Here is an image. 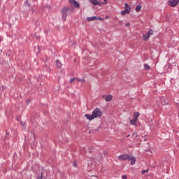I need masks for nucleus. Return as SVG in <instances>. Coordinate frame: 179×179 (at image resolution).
<instances>
[{
    "label": "nucleus",
    "instance_id": "bb28decb",
    "mask_svg": "<svg viewBox=\"0 0 179 179\" xmlns=\"http://www.w3.org/2000/svg\"><path fill=\"white\" fill-rule=\"evenodd\" d=\"M122 23H124V22L122 20L119 21V24H122Z\"/></svg>",
    "mask_w": 179,
    "mask_h": 179
},
{
    "label": "nucleus",
    "instance_id": "4be33fe9",
    "mask_svg": "<svg viewBox=\"0 0 179 179\" xmlns=\"http://www.w3.org/2000/svg\"><path fill=\"white\" fill-rule=\"evenodd\" d=\"M73 167H77L78 163L76 161H74L73 163Z\"/></svg>",
    "mask_w": 179,
    "mask_h": 179
},
{
    "label": "nucleus",
    "instance_id": "0eeeda50",
    "mask_svg": "<svg viewBox=\"0 0 179 179\" xmlns=\"http://www.w3.org/2000/svg\"><path fill=\"white\" fill-rule=\"evenodd\" d=\"M69 3H71V5H73V8H76L77 9H79V8H80L79 3H78L75 0H69Z\"/></svg>",
    "mask_w": 179,
    "mask_h": 179
},
{
    "label": "nucleus",
    "instance_id": "39448f33",
    "mask_svg": "<svg viewBox=\"0 0 179 179\" xmlns=\"http://www.w3.org/2000/svg\"><path fill=\"white\" fill-rule=\"evenodd\" d=\"M126 160H128L129 162H131V166H134V164H135V163L136 162V158H135V157L132 155H127Z\"/></svg>",
    "mask_w": 179,
    "mask_h": 179
},
{
    "label": "nucleus",
    "instance_id": "1a4fd4ad",
    "mask_svg": "<svg viewBox=\"0 0 179 179\" xmlns=\"http://www.w3.org/2000/svg\"><path fill=\"white\" fill-rule=\"evenodd\" d=\"M93 20H104V19H103V18H101V17H99V16L91 17L90 21L92 22Z\"/></svg>",
    "mask_w": 179,
    "mask_h": 179
},
{
    "label": "nucleus",
    "instance_id": "f8f14e48",
    "mask_svg": "<svg viewBox=\"0 0 179 179\" xmlns=\"http://www.w3.org/2000/svg\"><path fill=\"white\" fill-rule=\"evenodd\" d=\"M128 155H122L118 157L119 160L121 161H124V160H127V157Z\"/></svg>",
    "mask_w": 179,
    "mask_h": 179
},
{
    "label": "nucleus",
    "instance_id": "dca6fc26",
    "mask_svg": "<svg viewBox=\"0 0 179 179\" xmlns=\"http://www.w3.org/2000/svg\"><path fill=\"white\" fill-rule=\"evenodd\" d=\"M120 13H121L122 16H125V15H128V13H129L124 10L121 11Z\"/></svg>",
    "mask_w": 179,
    "mask_h": 179
},
{
    "label": "nucleus",
    "instance_id": "5701e85b",
    "mask_svg": "<svg viewBox=\"0 0 179 179\" xmlns=\"http://www.w3.org/2000/svg\"><path fill=\"white\" fill-rule=\"evenodd\" d=\"M85 117H86L87 120H90V115L86 114Z\"/></svg>",
    "mask_w": 179,
    "mask_h": 179
},
{
    "label": "nucleus",
    "instance_id": "2f4dec72",
    "mask_svg": "<svg viewBox=\"0 0 179 179\" xmlns=\"http://www.w3.org/2000/svg\"><path fill=\"white\" fill-rule=\"evenodd\" d=\"M86 127H87L88 128H90V127H89V124H87Z\"/></svg>",
    "mask_w": 179,
    "mask_h": 179
},
{
    "label": "nucleus",
    "instance_id": "6ab92c4d",
    "mask_svg": "<svg viewBox=\"0 0 179 179\" xmlns=\"http://www.w3.org/2000/svg\"><path fill=\"white\" fill-rule=\"evenodd\" d=\"M148 171H149V169H146V170H143L141 172V174L145 175L146 174V173H148Z\"/></svg>",
    "mask_w": 179,
    "mask_h": 179
},
{
    "label": "nucleus",
    "instance_id": "f3484780",
    "mask_svg": "<svg viewBox=\"0 0 179 179\" xmlns=\"http://www.w3.org/2000/svg\"><path fill=\"white\" fill-rule=\"evenodd\" d=\"M24 6H28V8H30L31 4H30V3H29V0H26L24 1Z\"/></svg>",
    "mask_w": 179,
    "mask_h": 179
},
{
    "label": "nucleus",
    "instance_id": "6e6552de",
    "mask_svg": "<svg viewBox=\"0 0 179 179\" xmlns=\"http://www.w3.org/2000/svg\"><path fill=\"white\" fill-rule=\"evenodd\" d=\"M102 99H104L107 103L113 100V95L111 94H105L102 96Z\"/></svg>",
    "mask_w": 179,
    "mask_h": 179
},
{
    "label": "nucleus",
    "instance_id": "20e7f679",
    "mask_svg": "<svg viewBox=\"0 0 179 179\" xmlns=\"http://www.w3.org/2000/svg\"><path fill=\"white\" fill-rule=\"evenodd\" d=\"M91 3L93 5H99V6H103V5H107V0H104V2L99 1L97 0H90Z\"/></svg>",
    "mask_w": 179,
    "mask_h": 179
},
{
    "label": "nucleus",
    "instance_id": "f03ea898",
    "mask_svg": "<svg viewBox=\"0 0 179 179\" xmlns=\"http://www.w3.org/2000/svg\"><path fill=\"white\" fill-rule=\"evenodd\" d=\"M71 10V8L67 6H64L62 10H61V13H62V20L64 22L66 21V16H68V13H69V11Z\"/></svg>",
    "mask_w": 179,
    "mask_h": 179
},
{
    "label": "nucleus",
    "instance_id": "9b49d317",
    "mask_svg": "<svg viewBox=\"0 0 179 179\" xmlns=\"http://www.w3.org/2000/svg\"><path fill=\"white\" fill-rule=\"evenodd\" d=\"M139 115H141V113H139V112H135L133 115L134 120H136V121H138V117H139Z\"/></svg>",
    "mask_w": 179,
    "mask_h": 179
},
{
    "label": "nucleus",
    "instance_id": "f257e3e1",
    "mask_svg": "<svg viewBox=\"0 0 179 179\" xmlns=\"http://www.w3.org/2000/svg\"><path fill=\"white\" fill-rule=\"evenodd\" d=\"M103 115V112L100 110L99 108H95L93 112L92 115L90 116V120H94V118H100Z\"/></svg>",
    "mask_w": 179,
    "mask_h": 179
},
{
    "label": "nucleus",
    "instance_id": "a211bd4d",
    "mask_svg": "<svg viewBox=\"0 0 179 179\" xmlns=\"http://www.w3.org/2000/svg\"><path fill=\"white\" fill-rule=\"evenodd\" d=\"M144 68L146 71H149L150 69V66H149L148 64H144Z\"/></svg>",
    "mask_w": 179,
    "mask_h": 179
},
{
    "label": "nucleus",
    "instance_id": "473e14b6",
    "mask_svg": "<svg viewBox=\"0 0 179 179\" xmlns=\"http://www.w3.org/2000/svg\"><path fill=\"white\" fill-rule=\"evenodd\" d=\"M127 138H129V135H128V136H127Z\"/></svg>",
    "mask_w": 179,
    "mask_h": 179
},
{
    "label": "nucleus",
    "instance_id": "423d86ee",
    "mask_svg": "<svg viewBox=\"0 0 179 179\" xmlns=\"http://www.w3.org/2000/svg\"><path fill=\"white\" fill-rule=\"evenodd\" d=\"M179 0H170L168 1V5L171 8H175V6L178 5Z\"/></svg>",
    "mask_w": 179,
    "mask_h": 179
},
{
    "label": "nucleus",
    "instance_id": "9d476101",
    "mask_svg": "<svg viewBox=\"0 0 179 179\" xmlns=\"http://www.w3.org/2000/svg\"><path fill=\"white\" fill-rule=\"evenodd\" d=\"M124 10L129 13H131V6H129V5H128L127 3H124Z\"/></svg>",
    "mask_w": 179,
    "mask_h": 179
},
{
    "label": "nucleus",
    "instance_id": "c756f323",
    "mask_svg": "<svg viewBox=\"0 0 179 179\" xmlns=\"http://www.w3.org/2000/svg\"><path fill=\"white\" fill-rule=\"evenodd\" d=\"M164 104H166V101H164V103L162 102V105L164 106Z\"/></svg>",
    "mask_w": 179,
    "mask_h": 179
},
{
    "label": "nucleus",
    "instance_id": "72a5a7b5",
    "mask_svg": "<svg viewBox=\"0 0 179 179\" xmlns=\"http://www.w3.org/2000/svg\"><path fill=\"white\" fill-rule=\"evenodd\" d=\"M92 177H95L96 178V176H92Z\"/></svg>",
    "mask_w": 179,
    "mask_h": 179
},
{
    "label": "nucleus",
    "instance_id": "7ed1b4c3",
    "mask_svg": "<svg viewBox=\"0 0 179 179\" xmlns=\"http://www.w3.org/2000/svg\"><path fill=\"white\" fill-rule=\"evenodd\" d=\"M151 36H153V30L149 29L147 34L143 35V40L148 41Z\"/></svg>",
    "mask_w": 179,
    "mask_h": 179
},
{
    "label": "nucleus",
    "instance_id": "aec40b11",
    "mask_svg": "<svg viewBox=\"0 0 179 179\" xmlns=\"http://www.w3.org/2000/svg\"><path fill=\"white\" fill-rule=\"evenodd\" d=\"M77 80H75V82H85V79H79V78H76Z\"/></svg>",
    "mask_w": 179,
    "mask_h": 179
},
{
    "label": "nucleus",
    "instance_id": "a878e982",
    "mask_svg": "<svg viewBox=\"0 0 179 179\" xmlns=\"http://www.w3.org/2000/svg\"><path fill=\"white\" fill-rule=\"evenodd\" d=\"M22 125V129H26V127H24V124H23V123H21Z\"/></svg>",
    "mask_w": 179,
    "mask_h": 179
},
{
    "label": "nucleus",
    "instance_id": "7c9ffc66",
    "mask_svg": "<svg viewBox=\"0 0 179 179\" xmlns=\"http://www.w3.org/2000/svg\"><path fill=\"white\" fill-rule=\"evenodd\" d=\"M105 19H108V16L106 15V16L105 17Z\"/></svg>",
    "mask_w": 179,
    "mask_h": 179
},
{
    "label": "nucleus",
    "instance_id": "393cba45",
    "mask_svg": "<svg viewBox=\"0 0 179 179\" xmlns=\"http://www.w3.org/2000/svg\"><path fill=\"white\" fill-rule=\"evenodd\" d=\"M127 175H123L122 176V179H127Z\"/></svg>",
    "mask_w": 179,
    "mask_h": 179
},
{
    "label": "nucleus",
    "instance_id": "cd10ccee",
    "mask_svg": "<svg viewBox=\"0 0 179 179\" xmlns=\"http://www.w3.org/2000/svg\"><path fill=\"white\" fill-rule=\"evenodd\" d=\"M91 162H92V164H93V162H94V159L92 158Z\"/></svg>",
    "mask_w": 179,
    "mask_h": 179
},
{
    "label": "nucleus",
    "instance_id": "ddd939ff",
    "mask_svg": "<svg viewBox=\"0 0 179 179\" xmlns=\"http://www.w3.org/2000/svg\"><path fill=\"white\" fill-rule=\"evenodd\" d=\"M141 9H142V5L138 4L136 6L135 10L136 12H141Z\"/></svg>",
    "mask_w": 179,
    "mask_h": 179
},
{
    "label": "nucleus",
    "instance_id": "4468645a",
    "mask_svg": "<svg viewBox=\"0 0 179 179\" xmlns=\"http://www.w3.org/2000/svg\"><path fill=\"white\" fill-rule=\"evenodd\" d=\"M56 66L57 68H61V66H62V64H61L60 61L56 60Z\"/></svg>",
    "mask_w": 179,
    "mask_h": 179
},
{
    "label": "nucleus",
    "instance_id": "b1692460",
    "mask_svg": "<svg viewBox=\"0 0 179 179\" xmlns=\"http://www.w3.org/2000/svg\"><path fill=\"white\" fill-rule=\"evenodd\" d=\"M126 27H130L131 24L129 22H127L125 24Z\"/></svg>",
    "mask_w": 179,
    "mask_h": 179
},
{
    "label": "nucleus",
    "instance_id": "2eb2a0df",
    "mask_svg": "<svg viewBox=\"0 0 179 179\" xmlns=\"http://www.w3.org/2000/svg\"><path fill=\"white\" fill-rule=\"evenodd\" d=\"M138 122V120H135V119H132L130 120V124L131 125H136V122Z\"/></svg>",
    "mask_w": 179,
    "mask_h": 179
},
{
    "label": "nucleus",
    "instance_id": "412c9836",
    "mask_svg": "<svg viewBox=\"0 0 179 179\" xmlns=\"http://www.w3.org/2000/svg\"><path fill=\"white\" fill-rule=\"evenodd\" d=\"M76 80H77L76 78H71V79H70V83H73V82H75Z\"/></svg>",
    "mask_w": 179,
    "mask_h": 179
},
{
    "label": "nucleus",
    "instance_id": "c85d7f7f",
    "mask_svg": "<svg viewBox=\"0 0 179 179\" xmlns=\"http://www.w3.org/2000/svg\"><path fill=\"white\" fill-rule=\"evenodd\" d=\"M87 20H88V22H90V17H88L87 18Z\"/></svg>",
    "mask_w": 179,
    "mask_h": 179
}]
</instances>
